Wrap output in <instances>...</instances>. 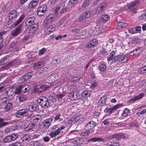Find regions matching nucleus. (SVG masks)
<instances>
[{"label":"nucleus","instance_id":"nucleus-1","mask_svg":"<svg viewBox=\"0 0 146 146\" xmlns=\"http://www.w3.org/2000/svg\"><path fill=\"white\" fill-rule=\"evenodd\" d=\"M65 128V127L64 125L60 127L57 125H54L50 127V132L49 133V135L52 138L54 137L59 134L60 132H62L61 131Z\"/></svg>","mask_w":146,"mask_h":146},{"label":"nucleus","instance_id":"nucleus-2","mask_svg":"<svg viewBox=\"0 0 146 146\" xmlns=\"http://www.w3.org/2000/svg\"><path fill=\"white\" fill-rule=\"evenodd\" d=\"M49 100H48L47 98L44 97H40L38 98L37 101L39 105L42 108H47L49 106Z\"/></svg>","mask_w":146,"mask_h":146},{"label":"nucleus","instance_id":"nucleus-3","mask_svg":"<svg viewBox=\"0 0 146 146\" xmlns=\"http://www.w3.org/2000/svg\"><path fill=\"white\" fill-rule=\"evenodd\" d=\"M68 7L65 5V3L63 2L62 3L59 4L56 6L55 9V13H57L58 11L60 9L59 13L62 14L64 13L68 10Z\"/></svg>","mask_w":146,"mask_h":146},{"label":"nucleus","instance_id":"nucleus-4","mask_svg":"<svg viewBox=\"0 0 146 146\" xmlns=\"http://www.w3.org/2000/svg\"><path fill=\"white\" fill-rule=\"evenodd\" d=\"M48 72V69L46 67L42 68L41 70H38L36 73V76L39 78L44 77Z\"/></svg>","mask_w":146,"mask_h":146},{"label":"nucleus","instance_id":"nucleus-5","mask_svg":"<svg viewBox=\"0 0 146 146\" xmlns=\"http://www.w3.org/2000/svg\"><path fill=\"white\" fill-rule=\"evenodd\" d=\"M18 137V135L13 133L6 136L4 138L3 142L4 143H9L15 140Z\"/></svg>","mask_w":146,"mask_h":146},{"label":"nucleus","instance_id":"nucleus-6","mask_svg":"<svg viewBox=\"0 0 146 146\" xmlns=\"http://www.w3.org/2000/svg\"><path fill=\"white\" fill-rule=\"evenodd\" d=\"M15 115L17 117L22 118L23 116H26L28 115V111L27 109H21L17 111Z\"/></svg>","mask_w":146,"mask_h":146},{"label":"nucleus","instance_id":"nucleus-7","mask_svg":"<svg viewBox=\"0 0 146 146\" xmlns=\"http://www.w3.org/2000/svg\"><path fill=\"white\" fill-rule=\"evenodd\" d=\"M75 132L74 131H72L69 132L68 135L72 136L71 138L70 139V141L71 143H79L80 141V139L78 137H76V134L74 133Z\"/></svg>","mask_w":146,"mask_h":146},{"label":"nucleus","instance_id":"nucleus-8","mask_svg":"<svg viewBox=\"0 0 146 146\" xmlns=\"http://www.w3.org/2000/svg\"><path fill=\"white\" fill-rule=\"evenodd\" d=\"M23 28V23L19 25L11 33L12 35L17 36L18 34L21 33V31Z\"/></svg>","mask_w":146,"mask_h":146},{"label":"nucleus","instance_id":"nucleus-9","mask_svg":"<svg viewBox=\"0 0 146 146\" xmlns=\"http://www.w3.org/2000/svg\"><path fill=\"white\" fill-rule=\"evenodd\" d=\"M35 20V18L33 16L26 17L25 19L26 25L25 28L29 27L34 23Z\"/></svg>","mask_w":146,"mask_h":146},{"label":"nucleus","instance_id":"nucleus-10","mask_svg":"<svg viewBox=\"0 0 146 146\" xmlns=\"http://www.w3.org/2000/svg\"><path fill=\"white\" fill-rule=\"evenodd\" d=\"M47 6L45 4H43L38 8L37 9V13L40 16L44 15L47 9Z\"/></svg>","mask_w":146,"mask_h":146},{"label":"nucleus","instance_id":"nucleus-11","mask_svg":"<svg viewBox=\"0 0 146 146\" xmlns=\"http://www.w3.org/2000/svg\"><path fill=\"white\" fill-rule=\"evenodd\" d=\"M54 16L53 15H50L46 17L44 20L43 24L44 27H47L49 24L54 19Z\"/></svg>","mask_w":146,"mask_h":146},{"label":"nucleus","instance_id":"nucleus-12","mask_svg":"<svg viewBox=\"0 0 146 146\" xmlns=\"http://www.w3.org/2000/svg\"><path fill=\"white\" fill-rule=\"evenodd\" d=\"M137 1H135L129 3L127 5L128 8L133 13H136L137 11Z\"/></svg>","mask_w":146,"mask_h":146},{"label":"nucleus","instance_id":"nucleus-13","mask_svg":"<svg viewBox=\"0 0 146 146\" xmlns=\"http://www.w3.org/2000/svg\"><path fill=\"white\" fill-rule=\"evenodd\" d=\"M121 106L120 104H117L112 108L107 107L104 110V112L109 113L110 114L114 111L115 110L118 108H120Z\"/></svg>","mask_w":146,"mask_h":146},{"label":"nucleus","instance_id":"nucleus-14","mask_svg":"<svg viewBox=\"0 0 146 146\" xmlns=\"http://www.w3.org/2000/svg\"><path fill=\"white\" fill-rule=\"evenodd\" d=\"M97 123L92 121H91L86 123L85 126V129L89 130L94 127L96 125Z\"/></svg>","mask_w":146,"mask_h":146},{"label":"nucleus","instance_id":"nucleus-15","mask_svg":"<svg viewBox=\"0 0 146 146\" xmlns=\"http://www.w3.org/2000/svg\"><path fill=\"white\" fill-rule=\"evenodd\" d=\"M45 65V62L42 61L36 62L34 64L33 66L35 70H37L39 68L44 66Z\"/></svg>","mask_w":146,"mask_h":146},{"label":"nucleus","instance_id":"nucleus-16","mask_svg":"<svg viewBox=\"0 0 146 146\" xmlns=\"http://www.w3.org/2000/svg\"><path fill=\"white\" fill-rule=\"evenodd\" d=\"M27 14L26 13H23L20 16L19 19L15 22L14 25L16 26L20 24L24 19L27 17Z\"/></svg>","mask_w":146,"mask_h":146},{"label":"nucleus","instance_id":"nucleus-17","mask_svg":"<svg viewBox=\"0 0 146 146\" xmlns=\"http://www.w3.org/2000/svg\"><path fill=\"white\" fill-rule=\"evenodd\" d=\"M90 3L89 0H86L84 1L81 7H80L78 9V11L80 12H82L87 8L88 7Z\"/></svg>","mask_w":146,"mask_h":146},{"label":"nucleus","instance_id":"nucleus-18","mask_svg":"<svg viewBox=\"0 0 146 146\" xmlns=\"http://www.w3.org/2000/svg\"><path fill=\"white\" fill-rule=\"evenodd\" d=\"M128 24L121 22H118L116 25L115 26L116 28L118 30H120L127 27Z\"/></svg>","mask_w":146,"mask_h":146},{"label":"nucleus","instance_id":"nucleus-19","mask_svg":"<svg viewBox=\"0 0 146 146\" xmlns=\"http://www.w3.org/2000/svg\"><path fill=\"white\" fill-rule=\"evenodd\" d=\"M52 119L50 118L46 119L43 121V123L45 128H48L51 125Z\"/></svg>","mask_w":146,"mask_h":146},{"label":"nucleus","instance_id":"nucleus-20","mask_svg":"<svg viewBox=\"0 0 146 146\" xmlns=\"http://www.w3.org/2000/svg\"><path fill=\"white\" fill-rule=\"evenodd\" d=\"M107 5V4L106 2H103L101 3L98 9V12L101 13L104 11Z\"/></svg>","mask_w":146,"mask_h":146},{"label":"nucleus","instance_id":"nucleus-21","mask_svg":"<svg viewBox=\"0 0 146 146\" xmlns=\"http://www.w3.org/2000/svg\"><path fill=\"white\" fill-rule=\"evenodd\" d=\"M104 139L101 137H95L90 139L88 140V141H92L93 142H104Z\"/></svg>","mask_w":146,"mask_h":146},{"label":"nucleus","instance_id":"nucleus-22","mask_svg":"<svg viewBox=\"0 0 146 146\" xmlns=\"http://www.w3.org/2000/svg\"><path fill=\"white\" fill-rule=\"evenodd\" d=\"M29 108H27L28 111V114L29 111L33 112L36 111L37 109V105L36 104H32L28 106Z\"/></svg>","mask_w":146,"mask_h":146},{"label":"nucleus","instance_id":"nucleus-23","mask_svg":"<svg viewBox=\"0 0 146 146\" xmlns=\"http://www.w3.org/2000/svg\"><path fill=\"white\" fill-rule=\"evenodd\" d=\"M17 12L15 10H13L11 11L9 14V19H14L17 16Z\"/></svg>","mask_w":146,"mask_h":146},{"label":"nucleus","instance_id":"nucleus-24","mask_svg":"<svg viewBox=\"0 0 146 146\" xmlns=\"http://www.w3.org/2000/svg\"><path fill=\"white\" fill-rule=\"evenodd\" d=\"M39 2V0H32L29 4L30 8H33L36 7Z\"/></svg>","mask_w":146,"mask_h":146},{"label":"nucleus","instance_id":"nucleus-25","mask_svg":"<svg viewBox=\"0 0 146 146\" xmlns=\"http://www.w3.org/2000/svg\"><path fill=\"white\" fill-rule=\"evenodd\" d=\"M49 87V86L46 84L38 86L37 87V88L38 89V91L41 92L43 90H46Z\"/></svg>","mask_w":146,"mask_h":146},{"label":"nucleus","instance_id":"nucleus-26","mask_svg":"<svg viewBox=\"0 0 146 146\" xmlns=\"http://www.w3.org/2000/svg\"><path fill=\"white\" fill-rule=\"evenodd\" d=\"M84 15L86 16V18L88 19L94 14L93 11L91 10H89L85 12Z\"/></svg>","mask_w":146,"mask_h":146},{"label":"nucleus","instance_id":"nucleus-27","mask_svg":"<svg viewBox=\"0 0 146 146\" xmlns=\"http://www.w3.org/2000/svg\"><path fill=\"white\" fill-rule=\"evenodd\" d=\"M83 13L79 17L78 19V21L80 22L84 23L87 21L88 19L86 18V16Z\"/></svg>","mask_w":146,"mask_h":146},{"label":"nucleus","instance_id":"nucleus-28","mask_svg":"<svg viewBox=\"0 0 146 146\" xmlns=\"http://www.w3.org/2000/svg\"><path fill=\"white\" fill-rule=\"evenodd\" d=\"M113 137L115 138L117 140L119 139L120 138L125 139V138L124 135L121 133L115 134L113 135Z\"/></svg>","mask_w":146,"mask_h":146},{"label":"nucleus","instance_id":"nucleus-29","mask_svg":"<svg viewBox=\"0 0 146 146\" xmlns=\"http://www.w3.org/2000/svg\"><path fill=\"white\" fill-rule=\"evenodd\" d=\"M106 97L105 96H102L100 100L98 103L99 105L103 106L106 103Z\"/></svg>","mask_w":146,"mask_h":146},{"label":"nucleus","instance_id":"nucleus-30","mask_svg":"<svg viewBox=\"0 0 146 146\" xmlns=\"http://www.w3.org/2000/svg\"><path fill=\"white\" fill-rule=\"evenodd\" d=\"M5 118H0V128H3L9 124L8 122H4Z\"/></svg>","mask_w":146,"mask_h":146},{"label":"nucleus","instance_id":"nucleus-31","mask_svg":"<svg viewBox=\"0 0 146 146\" xmlns=\"http://www.w3.org/2000/svg\"><path fill=\"white\" fill-rule=\"evenodd\" d=\"M131 115V112L127 108H125L123 110L122 114V115L123 117L129 116Z\"/></svg>","mask_w":146,"mask_h":146},{"label":"nucleus","instance_id":"nucleus-32","mask_svg":"<svg viewBox=\"0 0 146 146\" xmlns=\"http://www.w3.org/2000/svg\"><path fill=\"white\" fill-rule=\"evenodd\" d=\"M10 58V57L8 55L4 57L2 60L0 61V65L3 64L7 62L9 60Z\"/></svg>","mask_w":146,"mask_h":146},{"label":"nucleus","instance_id":"nucleus-33","mask_svg":"<svg viewBox=\"0 0 146 146\" xmlns=\"http://www.w3.org/2000/svg\"><path fill=\"white\" fill-rule=\"evenodd\" d=\"M110 19V17L108 15H104L101 16V19L102 21L104 23H106Z\"/></svg>","mask_w":146,"mask_h":146},{"label":"nucleus","instance_id":"nucleus-34","mask_svg":"<svg viewBox=\"0 0 146 146\" xmlns=\"http://www.w3.org/2000/svg\"><path fill=\"white\" fill-rule=\"evenodd\" d=\"M27 76H26L25 74L17 80V82L19 83H21L28 80Z\"/></svg>","mask_w":146,"mask_h":146},{"label":"nucleus","instance_id":"nucleus-35","mask_svg":"<svg viewBox=\"0 0 146 146\" xmlns=\"http://www.w3.org/2000/svg\"><path fill=\"white\" fill-rule=\"evenodd\" d=\"M22 91L23 93L27 92L30 89V86L29 85H22Z\"/></svg>","mask_w":146,"mask_h":146},{"label":"nucleus","instance_id":"nucleus-36","mask_svg":"<svg viewBox=\"0 0 146 146\" xmlns=\"http://www.w3.org/2000/svg\"><path fill=\"white\" fill-rule=\"evenodd\" d=\"M30 140V138H29V134L25 135L21 139V140H22V141L23 142H28Z\"/></svg>","mask_w":146,"mask_h":146},{"label":"nucleus","instance_id":"nucleus-37","mask_svg":"<svg viewBox=\"0 0 146 146\" xmlns=\"http://www.w3.org/2000/svg\"><path fill=\"white\" fill-rule=\"evenodd\" d=\"M79 0H70L68 5L69 7H72L74 6L78 2Z\"/></svg>","mask_w":146,"mask_h":146},{"label":"nucleus","instance_id":"nucleus-38","mask_svg":"<svg viewBox=\"0 0 146 146\" xmlns=\"http://www.w3.org/2000/svg\"><path fill=\"white\" fill-rule=\"evenodd\" d=\"M27 98V96L26 95H22L19 96V101L20 102H23L26 100Z\"/></svg>","mask_w":146,"mask_h":146},{"label":"nucleus","instance_id":"nucleus-39","mask_svg":"<svg viewBox=\"0 0 146 146\" xmlns=\"http://www.w3.org/2000/svg\"><path fill=\"white\" fill-rule=\"evenodd\" d=\"M107 68L105 64H100L99 68L100 70L104 72Z\"/></svg>","mask_w":146,"mask_h":146},{"label":"nucleus","instance_id":"nucleus-40","mask_svg":"<svg viewBox=\"0 0 146 146\" xmlns=\"http://www.w3.org/2000/svg\"><path fill=\"white\" fill-rule=\"evenodd\" d=\"M58 121H60L63 120V118L62 117H61L60 114L58 113L54 117V121L58 120Z\"/></svg>","mask_w":146,"mask_h":146},{"label":"nucleus","instance_id":"nucleus-41","mask_svg":"<svg viewBox=\"0 0 146 146\" xmlns=\"http://www.w3.org/2000/svg\"><path fill=\"white\" fill-rule=\"evenodd\" d=\"M40 116H34L31 118V121H33L34 122H37L40 119Z\"/></svg>","mask_w":146,"mask_h":146},{"label":"nucleus","instance_id":"nucleus-42","mask_svg":"<svg viewBox=\"0 0 146 146\" xmlns=\"http://www.w3.org/2000/svg\"><path fill=\"white\" fill-rule=\"evenodd\" d=\"M48 26L47 27H46L47 28V31L48 32H50L54 30V27L55 26V25L54 24H52L51 25H49V24H48Z\"/></svg>","mask_w":146,"mask_h":146},{"label":"nucleus","instance_id":"nucleus-43","mask_svg":"<svg viewBox=\"0 0 146 146\" xmlns=\"http://www.w3.org/2000/svg\"><path fill=\"white\" fill-rule=\"evenodd\" d=\"M22 85H21L16 88L15 90V93L16 94H20L22 91Z\"/></svg>","mask_w":146,"mask_h":146},{"label":"nucleus","instance_id":"nucleus-44","mask_svg":"<svg viewBox=\"0 0 146 146\" xmlns=\"http://www.w3.org/2000/svg\"><path fill=\"white\" fill-rule=\"evenodd\" d=\"M13 106L11 103H9L7 104L5 107V109L7 111H8L11 110Z\"/></svg>","mask_w":146,"mask_h":146},{"label":"nucleus","instance_id":"nucleus-45","mask_svg":"<svg viewBox=\"0 0 146 146\" xmlns=\"http://www.w3.org/2000/svg\"><path fill=\"white\" fill-rule=\"evenodd\" d=\"M138 73L144 74L146 72V65L143 67H141V69H139L138 71Z\"/></svg>","mask_w":146,"mask_h":146},{"label":"nucleus","instance_id":"nucleus-46","mask_svg":"<svg viewBox=\"0 0 146 146\" xmlns=\"http://www.w3.org/2000/svg\"><path fill=\"white\" fill-rule=\"evenodd\" d=\"M90 133L89 130H86V131L82 132L81 133V136L82 137H86L89 135Z\"/></svg>","mask_w":146,"mask_h":146},{"label":"nucleus","instance_id":"nucleus-47","mask_svg":"<svg viewBox=\"0 0 146 146\" xmlns=\"http://www.w3.org/2000/svg\"><path fill=\"white\" fill-rule=\"evenodd\" d=\"M129 33L131 34H134L136 33L137 31V27L128 29Z\"/></svg>","mask_w":146,"mask_h":146},{"label":"nucleus","instance_id":"nucleus-48","mask_svg":"<svg viewBox=\"0 0 146 146\" xmlns=\"http://www.w3.org/2000/svg\"><path fill=\"white\" fill-rule=\"evenodd\" d=\"M35 125L33 123L29 124L28 125L27 127H26L25 128V130L27 131L31 129L32 128H33L34 127Z\"/></svg>","mask_w":146,"mask_h":146},{"label":"nucleus","instance_id":"nucleus-49","mask_svg":"<svg viewBox=\"0 0 146 146\" xmlns=\"http://www.w3.org/2000/svg\"><path fill=\"white\" fill-rule=\"evenodd\" d=\"M145 49V47L144 46L142 47H139L138 48H137V54H140V53H142L144 50Z\"/></svg>","mask_w":146,"mask_h":146},{"label":"nucleus","instance_id":"nucleus-50","mask_svg":"<svg viewBox=\"0 0 146 146\" xmlns=\"http://www.w3.org/2000/svg\"><path fill=\"white\" fill-rule=\"evenodd\" d=\"M46 50V49L45 48H43L40 50L39 51L38 55L40 56L42 55L44 53Z\"/></svg>","mask_w":146,"mask_h":146},{"label":"nucleus","instance_id":"nucleus-51","mask_svg":"<svg viewBox=\"0 0 146 146\" xmlns=\"http://www.w3.org/2000/svg\"><path fill=\"white\" fill-rule=\"evenodd\" d=\"M79 32V30L78 29H75L71 31V34H72V35H75L76 34L78 33Z\"/></svg>","mask_w":146,"mask_h":146},{"label":"nucleus","instance_id":"nucleus-52","mask_svg":"<svg viewBox=\"0 0 146 146\" xmlns=\"http://www.w3.org/2000/svg\"><path fill=\"white\" fill-rule=\"evenodd\" d=\"M21 143L19 142H16L12 143L9 145V146H21Z\"/></svg>","mask_w":146,"mask_h":146},{"label":"nucleus","instance_id":"nucleus-53","mask_svg":"<svg viewBox=\"0 0 146 146\" xmlns=\"http://www.w3.org/2000/svg\"><path fill=\"white\" fill-rule=\"evenodd\" d=\"M125 57L124 55H120L118 56V62H121L123 60H125Z\"/></svg>","mask_w":146,"mask_h":146},{"label":"nucleus","instance_id":"nucleus-54","mask_svg":"<svg viewBox=\"0 0 146 146\" xmlns=\"http://www.w3.org/2000/svg\"><path fill=\"white\" fill-rule=\"evenodd\" d=\"M90 41L94 46L97 44L98 43V40L95 38L91 40Z\"/></svg>","mask_w":146,"mask_h":146},{"label":"nucleus","instance_id":"nucleus-55","mask_svg":"<svg viewBox=\"0 0 146 146\" xmlns=\"http://www.w3.org/2000/svg\"><path fill=\"white\" fill-rule=\"evenodd\" d=\"M37 142L35 141H32L26 146H36Z\"/></svg>","mask_w":146,"mask_h":146},{"label":"nucleus","instance_id":"nucleus-56","mask_svg":"<svg viewBox=\"0 0 146 146\" xmlns=\"http://www.w3.org/2000/svg\"><path fill=\"white\" fill-rule=\"evenodd\" d=\"M9 68V65L7 64L6 66H3L0 68V71L4 70H7Z\"/></svg>","mask_w":146,"mask_h":146},{"label":"nucleus","instance_id":"nucleus-57","mask_svg":"<svg viewBox=\"0 0 146 146\" xmlns=\"http://www.w3.org/2000/svg\"><path fill=\"white\" fill-rule=\"evenodd\" d=\"M89 91H85L82 93V96L84 97H86L89 95Z\"/></svg>","mask_w":146,"mask_h":146},{"label":"nucleus","instance_id":"nucleus-58","mask_svg":"<svg viewBox=\"0 0 146 146\" xmlns=\"http://www.w3.org/2000/svg\"><path fill=\"white\" fill-rule=\"evenodd\" d=\"M94 46L93 44L90 41L86 45V47L88 48H91L93 47Z\"/></svg>","mask_w":146,"mask_h":146},{"label":"nucleus","instance_id":"nucleus-59","mask_svg":"<svg viewBox=\"0 0 146 146\" xmlns=\"http://www.w3.org/2000/svg\"><path fill=\"white\" fill-rule=\"evenodd\" d=\"M37 27L38 26L37 25L35 24H33L31 26V29L33 30L34 31L36 29Z\"/></svg>","mask_w":146,"mask_h":146},{"label":"nucleus","instance_id":"nucleus-60","mask_svg":"<svg viewBox=\"0 0 146 146\" xmlns=\"http://www.w3.org/2000/svg\"><path fill=\"white\" fill-rule=\"evenodd\" d=\"M137 100V96H135L133 98H131L129 100V102L130 103H133L134 101Z\"/></svg>","mask_w":146,"mask_h":146},{"label":"nucleus","instance_id":"nucleus-61","mask_svg":"<svg viewBox=\"0 0 146 146\" xmlns=\"http://www.w3.org/2000/svg\"><path fill=\"white\" fill-rule=\"evenodd\" d=\"M26 76H27V79H28L29 78H31L33 76V73L32 72H29L27 74H25Z\"/></svg>","mask_w":146,"mask_h":146},{"label":"nucleus","instance_id":"nucleus-62","mask_svg":"<svg viewBox=\"0 0 146 146\" xmlns=\"http://www.w3.org/2000/svg\"><path fill=\"white\" fill-rule=\"evenodd\" d=\"M146 113V109H144L140 112H137V115L140 116Z\"/></svg>","mask_w":146,"mask_h":146},{"label":"nucleus","instance_id":"nucleus-63","mask_svg":"<svg viewBox=\"0 0 146 146\" xmlns=\"http://www.w3.org/2000/svg\"><path fill=\"white\" fill-rule=\"evenodd\" d=\"M144 94L143 93L139 94L137 95V100L140 99L142 98L144 96Z\"/></svg>","mask_w":146,"mask_h":146},{"label":"nucleus","instance_id":"nucleus-64","mask_svg":"<svg viewBox=\"0 0 146 146\" xmlns=\"http://www.w3.org/2000/svg\"><path fill=\"white\" fill-rule=\"evenodd\" d=\"M64 96V94H57L56 97L57 99H60L62 98Z\"/></svg>","mask_w":146,"mask_h":146}]
</instances>
